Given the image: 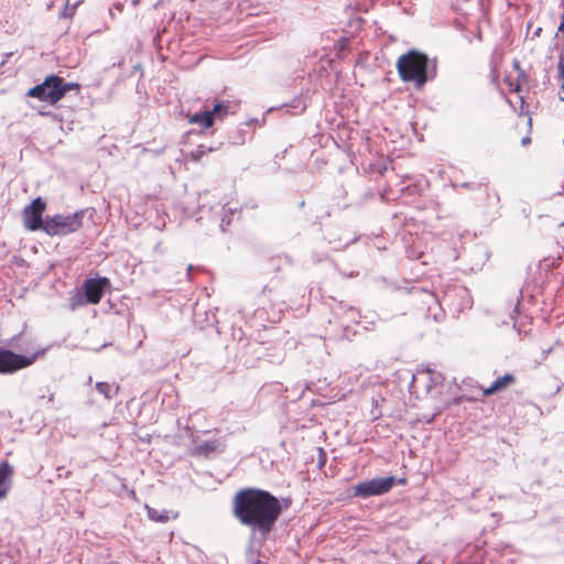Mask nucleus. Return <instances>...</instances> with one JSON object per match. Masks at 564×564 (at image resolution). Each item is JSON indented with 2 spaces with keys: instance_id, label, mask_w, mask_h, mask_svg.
<instances>
[{
  "instance_id": "1",
  "label": "nucleus",
  "mask_w": 564,
  "mask_h": 564,
  "mask_svg": "<svg viewBox=\"0 0 564 564\" xmlns=\"http://www.w3.org/2000/svg\"><path fill=\"white\" fill-rule=\"evenodd\" d=\"M282 511L283 507L280 500L263 489H241L232 499L234 517L242 525L252 532H258L264 539L274 529Z\"/></svg>"
},
{
  "instance_id": "6",
  "label": "nucleus",
  "mask_w": 564,
  "mask_h": 564,
  "mask_svg": "<svg viewBox=\"0 0 564 564\" xmlns=\"http://www.w3.org/2000/svg\"><path fill=\"white\" fill-rule=\"evenodd\" d=\"M86 210L80 209L74 214L47 216L44 232L48 236H66L79 230Z\"/></svg>"
},
{
  "instance_id": "25",
  "label": "nucleus",
  "mask_w": 564,
  "mask_h": 564,
  "mask_svg": "<svg viewBox=\"0 0 564 564\" xmlns=\"http://www.w3.org/2000/svg\"><path fill=\"white\" fill-rule=\"evenodd\" d=\"M229 223H230V220H226V218H225V217H223V219H221V225H220L221 229H223V230H225V224H226V225H229Z\"/></svg>"
},
{
  "instance_id": "5",
  "label": "nucleus",
  "mask_w": 564,
  "mask_h": 564,
  "mask_svg": "<svg viewBox=\"0 0 564 564\" xmlns=\"http://www.w3.org/2000/svg\"><path fill=\"white\" fill-rule=\"evenodd\" d=\"M70 89L78 91L79 85L77 83H65L63 78L51 75L47 76L42 84L31 88L28 95L54 105Z\"/></svg>"
},
{
  "instance_id": "29",
  "label": "nucleus",
  "mask_w": 564,
  "mask_h": 564,
  "mask_svg": "<svg viewBox=\"0 0 564 564\" xmlns=\"http://www.w3.org/2000/svg\"><path fill=\"white\" fill-rule=\"evenodd\" d=\"M398 482L404 485L406 482V480L404 478H401V479L398 480Z\"/></svg>"
},
{
  "instance_id": "28",
  "label": "nucleus",
  "mask_w": 564,
  "mask_h": 564,
  "mask_svg": "<svg viewBox=\"0 0 564 564\" xmlns=\"http://www.w3.org/2000/svg\"><path fill=\"white\" fill-rule=\"evenodd\" d=\"M281 260H282V258H281V257H278V258H273V259H272V261H273V262H275V261H276V262H280Z\"/></svg>"
},
{
  "instance_id": "23",
  "label": "nucleus",
  "mask_w": 564,
  "mask_h": 564,
  "mask_svg": "<svg viewBox=\"0 0 564 564\" xmlns=\"http://www.w3.org/2000/svg\"><path fill=\"white\" fill-rule=\"evenodd\" d=\"M327 402L325 400H321V399H312L311 400V405L315 406V405H324L326 404Z\"/></svg>"
},
{
  "instance_id": "7",
  "label": "nucleus",
  "mask_w": 564,
  "mask_h": 564,
  "mask_svg": "<svg viewBox=\"0 0 564 564\" xmlns=\"http://www.w3.org/2000/svg\"><path fill=\"white\" fill-rule=\"evenodd\" d=\"M395 484L397 479L393 476L386 478H373L371 480L362 481L354 486V495L362 498L380 496L389 492Z\"/></svg>"
},
{
  "instance_id": "26",
  "label": "nucleus",
  "mask_w": 564,
  "mask_h": 564,
  "mask_svg": "<svg viewBox=\"0 0 564 564\" xmlns=\"http://www.w3.org/2000/svg\"><path fill=\"white\" fill-rule=\"evenodd\" d=\"M521 143H522L523 145H527L528 143H530V138H529V137H524V138L522 139Z\"/></svg>"
},
{
  "instance_id": "30",
  "label": "nucleus",
  "mask_w": 564,
  "mask_h": 564,
  "mask_svg": "<svg viewBox=\"0 0 564 564\" xmlns=\"http://www.w3.org/2000/svg\"><path fill=\"white\" fill-rule=\"evenodd\" d=\"M463 187H468L467 183L462 184Z\"/></svg>"
},
{
  "instance_id": "14",
  "label": "nucleus",
  "mask_w": 564,
  "mask_h": 564,
  "mask_svg": "<svg viewBox=\"0 0 564 564\" xmlns=\"http://www.w3.org/2000/svg\"><path fill=\"white\" fill-rule=\"evenodd\" d=\"M209 112L213 120H215V118L223 119L229 112H235V110L232 109V106L230 105L229 101H219L214 105L213 109L209 110Z\"/></svg>"
},
{
  "instance_id": "22",
  "label": "nucleus",
  "mask_w": 564,
  "mask_h": 564,
  "mask_svg": "<svg viewBox=\"0 0 564 564\" xmlns=\"http://www.w3.org/2000/svg\"><path fill=\"white\" fill-rule=\"evenodd\" d=\"M293 104L294 105H292L291 107L299 109L300 112H302L305 109V105L300 99H294Z\"/></svg>"
},
{
  "instance_id": "13",
  "label": "nucleus",
  "mask_w": 564,
  "mask_h": 564,
  "mask_svg": "<svg viewBox=\"0 0 564 564\" xmlns=\"http://www.w3.org/2000/svg\"><path fill=\"white\" fill-rule=\"evenodd\" d=\"M514 377L511 373L496 379L488 388H481V395H490L506 389L509 384L514 382Z\"/></svg>"
},
{
  "instance_id": "21",
  "label": "nucleus",
  "mask_w": 564,
  "mask_h": 564,
  "mask_svg": "<svg viewBox=\"0 0 564 564\" xmlns=\"http://www.w3.org/2000/svg\"><path fill=\"white\" fill-rule=\"evenodd\" d=\"M156 512L155 511H151L149 514H150V518L155 520V521H160V522H165L169 520V516L167 514H155Z\"/></svg>"
},
{
  "instance_id": "20",
  "label": "nucleus",
  "mask_w": 564,
  "mask_h": 564,
  "mask_svg": "<svg viewBox=\"0 0 564 564\" xmlns=\"http://www.w3.org/2000/svg\"><path fill=\"white\" fill-rule=\"evenodd\" d=\"M557 73H558V77L561 79V86H564V57L561 56L560 57V61L557 63Z\"/></svg>"
},
{
  "instance_id": "12",
  "label": "nucleus",
  "mask_w": 564,
  "mask_h": 564,
  "mask_svg": "<svg viewBox=\"0 0 564 564\" xmlns=\"http://www.w3.org/2000/svg\"><path fill=\"white\" fill-rule=\"evenodd\" d=\"M13 475V468L8 462L0 463V500L6 498L10 490V478Z\"/></svg>"
},
{
  "instance_id": "10",
  "label": "nucleus",
  "mask_w": 564,
  "mask_h": 564,
  "mask_svg": "<svg viewBox=\"0 0 564 564\" xmlns=\"http://www.w3.org/2000/svg\"><path fill=\"white\" fill-rule=\"evenodd\" d=\"M110 285L109 279H87L83 284L85 302L87 304H98L104 295L105 289Z\"/></svg>"
},
{
  "instance_id": "16",
  "label": "nucleus",
  "mask_w": 564,
  "mask_h": 564,
  "mask_svg": "<svg viewBox=\"0 0 564 564\" xmlns=\"http://www.w3.org/2000/svg\"><path fill=\"white\" fill-rule=\"evenodd\" d=\"M189 122L191 123H197V124H200L203 126L204 128H209L213 126L214 123V120L210 116V112L209 110H206L204 112H200V113H195L193 115L191 118H189Z\"/></svg>"
},
{
  "instance_id": "31",
  "label": "nucleus",
  "mask_w": 564,
  "mask_h": 564,
  "mask_svg": "<svg viewBox=\"0 0 564 564\" xmlns=\"http://www.w3.org/2000/svg\"><path fill=\"white\" fill-rule=\"evenodd\" d=\"M562 19L564 20V12H563V17H562Z\"/></svg>"
},
{
  "instance_id": "2",
  "label": "nucleus",
  "mask_w": 564,
  "mask_h": 564,
  "mask_svg": "<svg viewBox=\"0 0 564 564\" xmlns=\"http://www.w3.org/2000/svg\"><path fill=\"white\" fill-rule=\"evenodd\" d=\"M443 381L444 378L440 372L430 369L420 370L412 377L410 392L415 394L416 398L430 397L432 400H435V413L426 419V423L435 420L436 415L441 414L444 409L449 408L451 404H457L460 400L459 398H454L452 400L441 399L437 401L443 395L445 389Z\"/></svg>"
},
{
  "instance_id": "18",
  "label": "nucleus",
  "mask_w": 564,
  "mask_h": 564,
  "mask_svg": "<svg viewBox=\"0 0 564 564\" xmlns=\"http://www.w3.org/2000/svg\"><path fill=\"white\" fill-rule=\"evenodd\" d=\"M214 149L213 148H207L205 145H198L192 153H191V158L193 161H200V159L212 152Z\"/></svg>"
},
{
  "instance_id": "27",
  "label": "nucleus",
  "mask_w": 564,
  "mask_h": 564,
  "mask_svg": "<svg viewBox=\"0 0 564 564\" xmlns=\"http://www.w3.org/2000/svg\"><path fill=\"white\" fill-rule=\"evenodd\" d=\"M558 31H564V20L561 22V24L558 26Z\"/></svg>"
},
{
  "instance_id": "17",
  "label": "nucleus",
  "mask_w": 564,
  "mask_h": 564,
  "mask_svg": "<svg viewBox=\"0 0 564 564\" xmlns=\"http://www.w3.org/2000/svg\"><path fill=\"white\" fill-rule=\"evenodd\" d=\"M82 0H77L75 1L72 6L69 4V0H66L65 2V8L64 10L61 12L59 17L61 18H72L74 14H75V11L77 9V7L80 4Z\"/></svg>"
},
{
  "instance_id": "3",
  "label": "nucleus",
  "mask_w": 564,
  "mask_h": 564,
  "mask_svg": "<svg viewBox=\"0 0 564 564\" xmlns=\"http://www.w3.org/2000/svg\"><path fill=\"white\" fill-rule=\"evenodd\" d=\"M397 69L403 82H413L421 87L435 75L436 66L425 54L410 51L399 57Z\"/></svg>"
},
{
  "instance_id": "4",
  "label": "nucleus",
  "mask_w": 564,
  "mask_h": 564,
  "mask_svg": "<svg viewBox=\"0 0 564 564\" xmlns=\"http://www.w3.org/2000/svg\"><path fill=\"white\" fill-rule=\"evenodd\" d=\"M194 447L189 454L193 457L210 459L225 453L227 448V434L218 429H210L203 432V437L196 436L193 440Z\"/></svg>"
},
{
  "instance_id": "8",
  "label": "nucleus",
  "mask_w": 564,
  "mask_h": 564,
  "mask_svg": "<svg viewBox=\"0 0 564 564\" xmlns=\"http://www.w3.org/2000/svg\"><path fill=\"white\" fill-rule=\"evenodd\" d=\"M46 208L45 202L37 197L32 200L30 205L24 207L23 209V219L25 227L32 231L42 230L44 231V226L46 221V217L43 218V213Z\"/></svg>"
},
{
  "instance_id": "11",
  "label": "nucleus",
  "mask_w": 564,
  "mask_h": 564,
  "mask_svg": "<svg viewBox=\"0 0 564 564\" xmlns=\"http://www.w3.org/2000/svg\"><path fill=\"white\" fill-rule=\"evenodd\" d=\"M389 410V402L380 393L373 394L371 399L365 401L362 405V411L368 413L367 419L370 421L384 417Z\"/></svg>"
},
{
  "instance_id": "19",
  "label": "nucleus",
  "mask_w": 564,
  "mask_h": 564,
  "mask_svg": "<svg viewBox=\"0 0 564 564\" xmlns=\"http://www.w3.org/2000/svg\"><path fill=\"white\" fill-rule=\"evenodd\" d=\"M84 304H87L85 302V295L82 293H77L74 296H72L69 302V307L72 311L76 310L78 306H82Z\"/></svg>"
},
{
  "instance_id": "24",
  "label": "nucleus",
  "mask_w": 564,
  "mask_h": 564,
  "mask_svg": "<svg viewBox=\"0 0 564 564\" xmlns=\"http://www.w3.org/2000/svg\"><path fill=\"white\" fill-rule=\"evenodd\" d=\"M558 99L561 101H564V86H561V88L558 90Z\"/></svg>"
},
{
  "instance_id": "9",
  "label": "nucleus",
  "mask_w": 564,
  "mask_h": 564,
  "mask_svg": "<svg viewBox=\"0 0 564 564\" xmlns=\"http://www.w3.org/2000/svg\"><path fill=\"white\" fill-rule=\"evenodd\" d=\"M35 360V356L26 357L23 355L14 354L8 349L0 350V373H12L17 370L23 369Z\"/></svg>"
},
{
  "instance_id": "15",
  "label": "nucleus",
  "mask_w": 564,
  "mask_h": 564,
  "mask_svg": "<svg viewBox=\"0 0 564 564\" xmlns=\"http://www.w3.org/2000/svg\"><path fill=\"white\" fill-rule=\"evenodd\" d=\"M96 390L105 397V399L110 400L118 393L119 387L115 384H110L108 382H97Z\"/></svg>"
}]
</instances>
